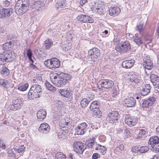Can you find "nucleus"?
I'll use <instances>...</instances> for the list:
<instances>
[{"mask_svg":"<svg viewBox=\"0 0 159 159\" xmlns=\"http://www.w3.org/2000/svg\"><path fill=\"white\" fill-rule=\"evenodd\" d=\"M42 89L41 85L35 84L32 85L29 90L28 97L29 100L39 98L42 94Z\"/></svg>","mask_w":159,"mask_h":159,"instance_id":"f257e3e1","label":"nucleus"},{"mask_svg":"<svg viewBox=\"0 0 159 159\" xmlns=\"http://www.w3.org/2000/svg\"><path fill=\"white\" fill-rule=\"evenodd\" d=\"M16 55L12 51H8L0 54V65H4L5 62H9L14 60Z\"/></svg>","mask_w":159,"mask_h":159,"instance_id":"f03ea898","label":"nucleus"},{"mask_svg":"<svg viewBox=\"0 0 159 159\" xmlns=\"http://www.w3.org/2000/svg\"><path fill=\"white\" fill-rule=\"evenodd\" d=\"M130 49V44L128 41L119 43L116 47V51L120 53L127 52L129 51Z\"/></svg>","mask_w":159,"mask_h":159,"instance_id":"7ed1b4c3","label":"nucleus"},{"mask_svg":"<svg viewBox=\"0 0 159 159\" xmlns=\"http://www.w3.org/2000/svg\"><path fill=\"white\" fill-rule=\"evenodd\" d=\"M44 64L49 69H55L60 66V61L56 58L47 59L44 61Z\"/></svg>","mask_w":159,"mask_h":159,"instance_id":"20e7f679","label":"nucleus"},{"mask_svg":"<svg viewBox=\"0 0 159 159\" xmlns=\"http://www.w3.org/2000/svg\"><path fill=\"white\" fill-rule=\"evenodd\" d=\"M100 54V50L97 48H94L89 51L88 57L91 61L95 62L98 60Z\"/></svg>","mask_w":159,"mask_h":159,"instance_id":"39448f33","label":"nucleus"},{"mask_svg":"<svg viewBox=\"0 0 159 159\" xmlns=\"http://www.w3.org/2000/svg\"><path fill=\"white\" fill-rule=\"evenodd\" d=\"M23 103L22 100L20 98H17L13 100L12 104L10 105V109L13 111H16L20 109Z\"/></svg>","mask_w":159,"mask_h":159,"instance_id":"423d86ee","label":"nucleus"},{"mask_svg":"<svg viewBox=\"0 0 159 159\" xmlns=\"http://www.w3.org/2000/svg\"><path fill=\"white\" fill-rule=\"evenodd\" d=\"M73 149L75 152L82 154L86 147L82 142L78 141L75 142L73 144Z\"/></svg>","mask_w":159,"mask_h":159,"instance_id":"0eeeda50","label":"nucleus"},{"mask_svg":"<svg viewBox=\"0 0 159 159\" xmlns=\"http://www.w3.org/2000/svg\"><path fill=\"white\" fill-rule=\"evenodd\" d=\"M20 0H18L16 4L15 7V12L18 15H21L26 12L27 10H24V6Z\"/></svg>","mask_w":159,"mask_h":159,"instance_id":"6e6552de","label":"nucleus"},{"mask_svg":"<svg viewBox=\"0 0 159 159\" xmlns=\"http://www.w3.org/2000/svg\"><path fill=\"white\" fill-rule=\"evenodd\" d=\"M13 9L11 8H3L0 5V19L9 17L12 13Z\"/></svg>","mask_w":159,"mask_h":159,"instance_id":"1a4fd4ad","label":"nucleus"},{"mask_svg":"<svg viewBox=\"0 0 159 159\" xmlns=\"http://www.w3.org/2000/svg\"><path fill=\"white\" fill-rule=\"evenodd\" d=\"M119 114L117 111H112L109 113L106 118V120L109 123H114L118 120Z\"/></svg>","mask_w":159,"mask_h":159,"instance_id":"9d476101","label":"nucleus"},{"mask_svg":"<svg viewBox=\"0 0 159 159\" xmlns=\"http://www.w3.org/2000/svg\"><path fill=\"white\" fill-rule=\"evenodd\" d=\"M159 143V137L156 135L152 136L149 139L148 146L153 150V149H154L156 146L158 145Z\"/></svg>","mask_w":159,"mask_h":159,"instance_id":"9b49d317","label":"nucleus"},{"mask_svg":"<svg viewBox=\"0 0 159 159\" xmlns=\"http://www.w3.org/2000/svg\"><path fill=\"white\" fill-rule=\"evenodd\" d=\"M87 129V125L85 123H82L79 124L75 128L76 133L78 135L84 134Z\"/></svg>","mask_w":159,"mask_h":159,"instance_id":"f8f14e48","label":"nucleus"},{"mask_svg":"<svg viewBox=\"0 0 159 159\" xmlns=\"http://www.w3.org/2000/svg\"><path fill=\"white\" fill-rule=\"evenodd\" d=\"M100 87L106 89L111 88L114 85V82L110 80H102L99 82Z\"/></svg>","mask_w":159,"mask_h":159,"instance_id":"ddd939ff","label":"nucleus"},{"mask_svg":"<svg viewBox=\"0 0 159 159\" xmlns=\"http://www.w3.org/2000/svg\"><path fill=\"white\" fill-rule=\"evenodd\" d=\"M77 19L78 20L84 23H92L93 21V19L91 17L85 15H80L78 16Z\"/></svg>","mask_w":159,"mask_h":159,"instance_id":"4468645a","label":"nucleus"},{"mask_svg":"<svg viewBox=\"0 0 159 159\" xmlns=\"http://www.w3.org/2000/svg\"><path fill=\"white\" fill-rule=\"evenodd\" d=\"M125 121L126 124L130 126H134L137 124L136 119L134 117L126 115L125 118Z\"/></svg>","mask_w":159,"mask_h":159,"instance_id":"2eb2a0df","label":"nucleus"},{"mask_svg":"<svg viewBox=\"0 0 159 159\" xmlns=\"http://www.w3.org/2000/svg\"><path fill=\"white\" fill-rule=\"evenodd\" d=\"M50 130V126L47 123L41 124L38 128L39 131L42 133L47 134Z\"/></svg>","mask_w":159,"mask_h":159,"instance_id":"dca6fc26","label":"nucleus"},{"mask_svg":"<svg viewBox=\"0 0 159 159\" xmlns=\"http://www.w3.org/2000/svg\"><path fill=\"white\" fill-rule=\"evenodd\" d=\"M61 94L65 97H70L73 95V91L70 88L61 89L59 91Z\"/></svg>","mask_w":159,"mask_h":159,"instance_id":"f3484780","label":"nucleus"},{"mask_svg":"<svg viewBox=\"0 0 159 159\" xmlns=\"http://www.w3.org/2000/svg\"><path fill=\"white\" fill-rule=\"evenodd\" d=\"M124 102L125 106L127 107H132L135 106L136 100L133 97H131L129 98L125 99L124 100Z\"/></svg>","mask_w":159,"mask_h":159,"instance_id":"a211bd4d","label":"nucleus"},{"mask_svg":"<svg viewBox=\"0 0 159 159\" xmlns=\"http://www.w3.org/2000/svg\"><path fill=\"white\" fill-rule=\"evenodd\" d=\"M155 99L153 97H151L147 99L144 100L142 103L143 107H147L151 106L155 102Z\"/></svg>","mask_w":159,"mask_h":159,"instance_id":"6ab92c4d","label":"nucleus"},{"mask_svg":"<svg viewBox=\"0 0 159 159\" xmlns=\"http://www.w3.org/2000/svg\"><path fill=\"white\" fill-rule=\"evenodd\" d=\"M32 7L33 9L37 11H42L45 8L44 3L40 1L34 2Z\"/></svg>","mask_w":159,"mask_h":159,"instance_id":"aec40b11","label":"nucleus"},{"mask_svg":"<svg viewBox=\"0 0 159 159\" xmlns=\"http://www.w3.org/2000/svg\"><path fill=\"white\" fill-rule=\"evenodd\" d=\"M151 88V86L149 84H144L140 91V94L143 96L147 95L150 93Z\"/></svg>","mask_w":159,"mask_h":159,"instance_id":"412c9836","label":"nucleus"},{"mask_svg":"<svg viewBox=\"0 0 159 159\" xmlns=\"http://www.w3.org/2000/svg\"><path fill=\"white\" fill-rule=\"evenodd\" d=\"M110 15L115 16H118L120 12V9L117 7H111L109 10Z\"/></svg>","mask_w":159,"mask_h":159,"instance_id":"4be33fe9","label":"nucleus"},{"mask_svg":"<svg viewBox=\"0 0 159 159\" xmlns=\"http://www.w3.org/2000/svg\"><path fill=\"white\" fill-rule=\"evenodd\" d=\"M60 127L64 128L67 131H69L72 127L69 121H66V120H62L60 123Z\"/></svg>","mask_w":159,"mask_h":159,"instance_id":"5701e85b","label":"nucleus"},{"mask_svg":"<svg viewBox=\"0 0 159 159\" xmlns=\"http://www.w3.org/2000/svg\"><path fill=\"white\" fill-rule=\"evenodd\" d=\"M47 112L43 109L39 110L37 113V120L38 121H42L45 119L46 116Z\"/></svg>","mask_w":159,"mask_h":159,"instance_id":"b1692460","label":"nucleus"},{"mask_svg":"<svg viewBox=\"0 0 159 159\" xmlns=\"http://www.w3.org/2000/svg\"><path fill=\"white\" fill-rule=\"evenodd\" d=\"M66 80H64L62 77L58 78L57 80H52L53 83L56 86L60 87L65 85L66 84Z\"/></svg>","mask_w":159,"mask_h":159,"instance_id":"393cba45","label":"nucleus"},{"mask_svg":"<svg viewBox=\"0 0 159 159\" xmlns=\"http://www.w3.org/2000/svg\"><path fill=\"white\" fill-rule=\"evenodd\" d=\"M135 61L134 60H125L122 64L123 67L126 69L130 68L133 66Z\"/></svg>","mask_w":159,"mask_h":159,"instance_id":"a878e982","label":"nucleus"},{"mask_svg":"<svg viewBox=\"0 0 159 159\" xmlns=\"http://www.w3.org/2000/svg\"><path fill=\"white\" fill-rule=\"evenodd\" d=\"M15 44V42L14 40L6 42L3 44V49L6 51L10 50L12 48Z\"/></svg>","mask_w":159,"mask_h":159,"instance_id":"bb28decb","label":"nucleus"},{"mask_svg":"<svg viewBox=\"0 0 159 159\" xmlns=\"http://www.w3.org/2000/svg\"><path fill=\"white\" fill-rule=\"evenodd\" d=\"M92 10L93 12L99 15L104 14L106 13L105 9L102 6L93 7Z\"/></svg>","mask_w":159,"mask_h":159,"instance_id":"cd10ccee","label":"nucleus"},{"mask_svg":"<svg viewBox=\"0 0 159 159\" xmlns=\"http://www.w3.org/2000/svg\"><path fill=\"white\" fill-rule=\"evenodd\" d=\"M143 65L145 68L148 70L152 69L153 67L152 63L151 60L148 59L144 61Z\"/></svg>","mask_w":159,"mask_h":159,"instance_id":"c85d7f7f","label":"nucleus"},{"mask_svg":"<svg viewBox=\"0 0 159 159\" xmlns=\"http://www.w3.org/2000/svg\"><path fill=\"white\" fill-rule=\"evenodd\" d=\"M133 41L134 43L139 46L143 43V41L141 37H138V34H136L133 38Z\"/></svg>","mask_w":159,"mask_h":159,"instance_id":"c756f323","label":"nucleus"},{"mask_svg":"<svg viewBox=\"0 0 159 159\" xmlns=\"http://www.w3.org/2000/svg\"><path fill=\"white\" fill-rule=\"evenodd\" d=\"M129 79L130 82H134L135 83H137L140 81V79L139 78V76L135 74H133L131 75Z\"/></svg>","mask_w":159,"mask_h":159,"instance_id":"7c9ffc66","label":"nucleus"},{"mask_svg":"<svg viewBox=\"0 0 159 159\" xmlns=\"http://www.w3.org/2000/svg\"><path fill=\"white\" fill-rule=\"evenodd\" d=\"M99 106V102L97 101H94L91 103L89 108L91 110L93 111L95 109H98Z\"/></svg>","mask_w":159,"mask_h":159,"instance_id":"2f4dec72","label":"nucleus"},{"mask_svg":"<svg viewBox=\"0 0 159 159\" xmlns=\"http://www.w3.org/2000/svg\"><path fill=\"white\" fill-rule=\"evenodd\" d=\"M146 130L144 129H140L138 134V137L140 139H144L146 137Z\"/></svg>","mask_w":159,"mask_h":159,"instance_id":"473e14b6","label":"nucleus"},{"mask_svg":"<svg viewBox=\"0 0 159 159\" xmlns=\"http://www.w3.org/2000/svg\"><path fill=\"white\" fill-rule=\"evenodd\" d=\"M44 44L45 48L47 49H49L52 46L53 43L49 39H47L44 41Z\"/></svg>","mask_w":159,"mask_h":159,"instance_id":"72a5a7b5","label":"nucleus"},{"mask_svg":"<svg viewBox=\"0 0 159 159\" xmlns=\"http://www.w3.org/2000/svg\"><path fill=\"white\" fill-rule=\"evenodd\" d=\"M119 88L117 86H115L113 87L111 93L112 96L115 97L119 93Z\"/></svg>","mask_w":159,"mask_h":159,"instance_id":"f704fd0d","label":"nucleus"},{"mask_svg":"<svg viewBox=\"0 0 159 159\" xmlns=\"http://www.w3.org/2000/svg\"><path fill=\"white\" fill-rule=\"evenodd\" d=\"M45 84L47 89L51 91L55 92L57 89L56 87H54L53 85L50 84L48 82H46Z\"/></svg>","mask_w":159,"mask_h":159,"instance_id":"c9c22d12","label":"nucleus"},{"mask_svg":"<svg viewBox=\"0 0 159 159\" xmlns=\"http://www.w3.org/2000/svg\"><path fill=\"white\" fill-rule=\"evenodd\" d=\"M93 116L96 118H99L102 116L101 112L98 109L95 110L94 111H93Z\"/></svg>","mask_w":159,"mask_h":159,"instance_id":"e433bc0d","label":"nucleus"},{"mask_svg":"<svg viewBox=\"0 0 159 159\" xmlns=\"http://www.w3.org/2000/svg\"><path fill=\"white\" fill-rule=\"evenodd\" d=\"M7 154L8 156L10 157H14L16 158H18L21 155V154H19V156H16V154L13 152V151L10 149H8L7 150Z\"/></svg>","mask_w":159,"mask_h":159,"instance_id":"4c0bfd02","label":"nucleus"},{"mask_svg":"<svg viewBox=\"0 0 159 159\" xmlns=\"http://www.w3.org/2000/svg\"><path fill=\"white\" fill-rule=\"evenodd\" d=\"M62 75L63 76V77H62L63 79L66 80L65 82L66 84L68 83V81L72 78L71 75L70 74L63 73Z\"/></svg>","mask_w":159,"mask_h":159,"instance_id":"58836bf2","label":"nucleus"},{"mask_svg":"<svg viewBox=\"0 0 159 159\" xmlns=\"http://www.w3.org/2000/svg\"><path fill=\"white\" fill-rule=\"evenodd\" d=\"M89 102V99L84 98L81 101L80 104L83 107H86L88 106Z\"/></svg>","mask_w":159,"mask_h":159,"instance_id":"ea45409f","label":"nucleus"},{"mask_svg":"<svg viewBox=\"0 0 159 159\" xmlns=\"http://www.w3.org/2000/svg\"><path fill=\"white\" fill-rule=\"evenodd\" d=\"M22 2L23 5L24 6V10H28L29 8V0H20Z\"/></svg>","mask_w":159,"mask_h":159,"instance_id":"a19ab883","label":"nucleus"},{"mask_svg":"<svg viewBox=\"0 0 159 159\" xmlns=\"http://www.w3.org/2000/svg\"><path fill=\"white\" fill-rule=\"evenodd\" d=\"M29 85L27 83L19 86L18 89L21 91H25L28 88Z\"/></svg>","mask_w":159,"mask_h":159,"instance_id":"79ce46f5","label":"nucleus"},{"mask_svg":"<svg viewBox=\"0 0 159 159\" xmlns=\"http://www.w3.org/2000/svg\"><path fill=\"white\" fill-rule=\"evenodd\" d=\"M9 83L8 81L3 79L0 80V84L2 85L4 87L6 88L9 85Z\"/></svg>","mask_w":159,"mask_h":159,"instance_id":"37998d69","label":"nucleus"},{"mask_svg":"<svg viewBox=\"0 0 159 159\" xmlns=\"http://www.w3.org/2000/svg\"><path fill=\"white\" fill-rule=\"evenodd\" d=\"M150 78L152 84L154 83L157 80H159V77L157 75L152 74L150 75Z\"/></svg>","mask_w":159,"mask_h":159,"instance_id":"c03bdc74","label":"nucleus"},{"mask_svg":"<svg viewBox=\"0 0 159 159\" xmlns=\"http://www.w3.org/2000/svg\"><path fill=\"white\" fill-rule=\"evenodd\" d=\"M1 73L3 76L5 77L9 75V71L8 68L6 67H4L2 70Z\"/></svg>","mask_w":159,"mask_h":159,"instance_id":"a18cd8bd","label":"nucleus"},{"mask_svg":"<svg viewBox=\"0 0 159 159\" xmlns=\"http://www.w3.org/2000/svg\"><path fill=\"white\" fill-rule=\"evenodd\" d=\"M55 159H66V156L61 152H58L56 154Z\"/></svg>","mask_w":159,"mask_h":159,"instance_id":"49530a36","label":"nucleus"},{"mask_svg":"<svg viewBox=\"0 0 159 159\" xmlns=\"http://www.w3.org/2000/svg\"><path fill=\"white\" fill-rule=\"evenodd\" d=\"M72 47V45L71 43H68L67 44H64L63 46V49L65 51H67L70 50Z\"/></svg>","mask_w":159,"mask_h":159,"instance_id":"de8ad7c7","label":"nucleus"},{"mask_svg":"<svg viewBox=\"0 0 159 159\" xmlns=\"http://www.w3.org/2000/svg\"><path fill=\"white\" fill-rule=\"evenodd\" d=\"M13 149L16 152L20 153L24 151L25 147L23 145H21L19 148H13Z\"/></svg>","mask_w":159,"mask_h":159,"instance_id":"09e8293b","label":"nucleus"},{"mask_svg":"<svg viewBox=\"0 0 159 159\" xmlns=\"http://www.w3.org/2000/svg\"><path fill=\"white\" fill-rule=\"evenodd\" d=\"M94 139L93 138L92 139L89 140L88 141L86 142V144L88 145L89 148H92L94 143Z\"/></svg>","mask_w":159,"mask_h":159,"instance_id":"8fccbe9b","label":"nucleus"},{"mask_svg":"<svg viewBox=\"0 0 159 159\" xmlns=\"http://www.w3.org/2000/svg\"><path fill=\"white\" fill-rule=\"evenodd\" d=\"M65 5V2H57L56 5L55 7L57 9H59L60 8H62Z\"/></svg>","mask_w":159,"mask_h":159,"instance_id":"3c124183","label":"nucleus"},{"mask_svg":"<svg viewBox=\"0 0 159 159\" xmlns=\"http://www.w3.org/2000/svg\"><path fill=\"white\" fill-rule=\"evenodd\" d=\"M124 148V145L121 144H120L119 146H117L116 147V148L114 150V152L116 154H118V152L117 151L118 149H119L121 151H122L123 150Z\"/></svg>","mask_w":159,"mask_h":159,"instance_id":"603ef678","label":"nucleus"},{"mask_svg":"<svg viewBox=\"0 0 159 159\" xmlns=\"http://www.w3.org/2000/svg\"><path fill=\"white\" fill-rule=\"evenodd\" d=\"M143 25V24L141 23L136 26L137 30L139 31L140 34L143 31L144 29Z\"/></svg>","mask_w":159,"mask_h":159,"instance_id":"864d4df0","label":"nucleus"},{"mask_svg":"<svg viewBox=\"0 0 159 159\" xmlns=\"http://www.w3.org/2000/svg\"><path fill=\"white\" fill-rule=\"evenodd\" d=\"M148 150V148L147 146H143L139 148V152L141 153L146 152Z\"/></svg>","mask_w":159,"mask_h":159,"instance_id":"5fc2aeb1","label":"nucleus"},{"mask_svg":"<svg viewBox=\"0 0 159 159\" xmlns=\"http://www.w3.org/2000/svg\"><path fill=\"white\" fill-rule=\"evenodd\" d=\"M131 151L133 152L137 153L139 152V148L137 146H133L132 148Z\"/></svg>","mask_w":159,"mask_h":159,"instance_id":"6e6d98bb","label":"nucleus"},{"mask_svg":"<svg viewBox=\"0 0 159 159\" xmlns=\"http://www.w3.org/2000/svg\"><path fill=\"white\" fill-rule=\"evenodd\" d=\"M94 98V95H93L91 93H89L87 95V98L88 99H89V101H91L92 99H93Z\"/></svg>","mask_w":159,"mask_h":159,"instance_id":"4d7b16f0","label":"nucleus"},{"mask_svg":"<svg viewBox=\"0 0 159 159\" xmlns=\"http://www.w3.org/2000/svg\"><path fill=\"white\" fill-rule=\"evenodd\" d=\"M66 36L68 40L69 41L72 40L73 38L71 33L70 32L67 34Z\"/></svg>","mask_w":159,"mask_h":159,"instance_id":"13d9d810","label":"nucleus"},{"mask_svg":"<svg viewBox=\"0 0 159 159\" xmlns=\"http://www.w3.org/2000/svg\"><path fill=\"white\" fill-rule=\"evenodd\" d=\"M3 5L4 7H7L9 6L10 2L6 0L3 1L2 2Z\"/></svg>","mask_w":159,"mask_h":159,"instance_id":"bf43d9fd","label":"nucleus"},{"mask_svg":"<svg viewBox=\"0 0 159 159\" xmlns=\"http://www.w3.org/2000/svg\"><path fill=\"white\" fill-rule=\"evenodd\" d=\"M27 55L28 57H30L32 56V53L30 49H29L27 50Z\"/></svg>","mask_w":159,"mask_h":159,"instance_id":"052dcab7","label":"nucleus"},{"mask_svg":"<svg viewBox=\"0 0 159 159\" xmlns=\"http://www.w3.org/2000/svg\"><path fill=\"white\" fill-rule=\"evenodd\" d=\"M153 84L155 88H157L158 89H159V80H157V81Z\"/></svg>","mask_w":159,"mask_h":159,"instance_id":"680f3d73","label":"nucleus"},{"mask_svg":"<svg viewBox=\"0 0 159 159\" xmlns=\"http://www.w3.org/2000/svg\"><path fill=\"white\" fill-rule=\"evenodd\" d=\"M100 157V155L98 153H94L92 157V159H97Z\"/></svg>","mask_w":159,"mask_h":159,"instance_id":"e2e57ef3","label":"nucleus"},{"mask_svg":"<svg viewBox=\"0 0 159 159\" xmlns=\"http://www.w3.org/2000/svg\"><path fill=\"white\" fill-rule=\"evenodd\" d=\"M99 150L101 151V152H104V151L106 150L107 148L105 147L102 146L101 147H100V148H99Z\"/></svg>","mask_w":159,"mask_h":159,"instance_id":"0e129e2a","label":"nucleus"},{"mask_svg":"<svg viewBox=\"0 0 159 159\" xmlns=\"http://www.w3.org/2000/svg\"><path fill=\"white\" fill-rule=\"evenodd\" d=\"M58 136L59 138L60 139H65V136L63 134V133H59V134H58Z\"/></svg>","mask_w":159,"mask_h":159,"instance_id":"69168bd1","label":"nucleus"},{"mask_svg":"<svg viewBox=\"0 0 159 159\" xmlns=\"http://www.w3.org/2000/svg\"><path fill=\"white\" fill-rule=\"evenodd\" d=\"M88 0H80V4L81 6H83L86 3Z\"/></svg>","mask_w":159,"mask_h":159,"instance_id":"338daca9","label":"nucleus"},{"mask_svg":"<svg viewBox=\"0 0 159 159\" xmlns=\"http://www.w3.org/2000/svg\"><path fill=\"white\" fill-rule=\"evenodd\" d=\"M125 134L127 136L129 135L130 134V132L128 129H126L125 130Z\"/></svg>","mask_w":159,"mask_h":159,"instance_id":"774afa93","label":"nucleus"}]
</instances>
